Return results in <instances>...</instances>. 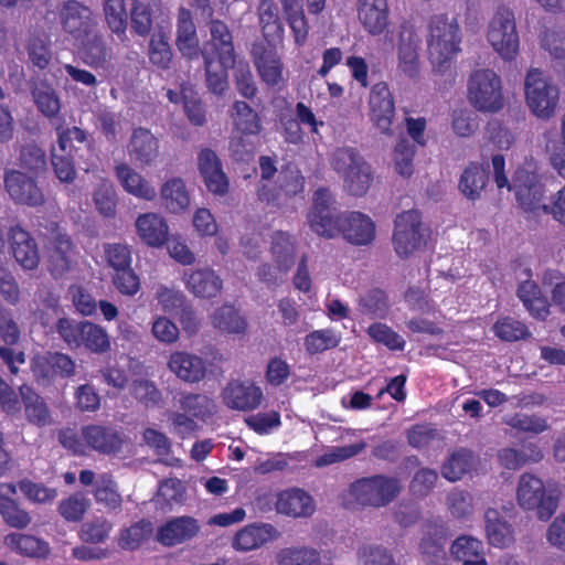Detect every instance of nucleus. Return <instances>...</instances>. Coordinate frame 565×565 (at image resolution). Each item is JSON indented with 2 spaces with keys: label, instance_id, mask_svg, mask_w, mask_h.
I'll return each mask as SVG.
<instances>
[{
  "label": "nucleus",
  "instance_id": "obj_1",
  "mask_svg": "<svg viewBox=\"0 0 565 565\" xmlns=\"http://www.w3.org/2000/svg\"><path fill=\"white\" fill-rule=\"evenodd\" d=\"M331 203L332 195L328 189L320 188L315 191L308 221L316 234L326 238L341 234L347 242L355 246H365L375 239L376 225L369 215L359 211L335 215Z\"/></svg>",
  "mask_w": 565,
  "mask_h": 565
},
{
  "label": "nucleus",
  "instance_id": "obj_2",
  "mask_svg": "<svg viewBox=\"0 0 565 565\" xmlns=\"http://www.w3.org/2000/svg\"><path fill=\"white\" fill-rule=\"evenodd\" d=\"M494 181L499 189L507 186L513 190L520 207L525 212H534L544 196V185L540 180L533 162H525L518 167L512 177V183L505 175V159L497 153L491 160Z\"/></svg>",
  "mask_w": 565,
  "mask_h": 565
},
{
  "label": "nucleus",
  "instance_id": "obj_3",
  "mask_svg": "<svg viewBox=\"0 0 565 565\" xmlns=\"http://www.w3.org/2000/svg\"><path fill=\"white\" fill-rule=\"evenodd\" d=\"M58 441L75 456H87L90 451L114 455L121 450L124 444L119 430L100 424L84 425L79 433L72 428L62 429Z\"/></svg>",
  "mask_w": 565,
  "mask_h": 565
},
{
  "label": "nucleus",
  "instance_id": "obj_4",
  "mask_svg": "<svg viewBox=\"0 0 565 565\" xmlns=\"http://www.w3.org/2000/svg\"><path fill=\"white\" fill-rule=\"evenodd\" d=\"M44 22L50 33L60 26L65 39L74 44L87 39L98 28L97 15L79 0H63L56 10L47 9Z\"/></svg>",
  "mask_w": 565,
  "mask_h": 565
},
{
  "label": "nucleus",
  "instance_id": "obj_5",
  "mask_svg": "<svg viewBox=\"0 0 565 565\" xmlns=\"http://www.w3.org/2000/svg\"><path fill=\"white\" fill-rule=\"evenodd\" d=\"M460 28L456 19L436 14L429 22L428 54L434 71L444 75L460 52Z\"/></svg>",
  "mask_w": 565,
  "mask_h": 565
},
{
  "label": "nucleus",
  "instance_id": "obj_6",
  "mask_svg": "<svg viewBox=\"0 0 565 565\" xmlns=\"http://www.w3.org/2000/svg\"><path fill=\"white\" fill-rule=\"evenodd\" d=\"M402 480L395 476L374 475L351 483L349 492L363 507L383 508L392 503L402 492Z\"/></svg>",
  "mask_w": 565,
  "mask_h": 565
},
{
  "label": "nucleus",
  "instance_id": "obj_7",
  "mask_svg": "<svg viewBox=\"0 0 565 565\" xmlns=\"http://www.w3.org/2000/svg\"><path fill=\"white\" fill-rule=\"evenodd\" d=\"M467 97L480 113H498L504 106L503 87L500 76L492 70L473 71L468 79Z\"/></svg>",
  "mask_w": 565,
  "mask_h": 565
},
{
  "label": "nucleus",
  "instance_id": "obj_8",
  "mask_svg": "<svg viewBox=\"0 0 565 565\" xmlns=\"http://www.w3.org/2000/svg\"><path fill=\"white\" fill-rule=\"evenodd\" d=\"M56 331L71 348L84 347L96 354H103L110 350V340L106 330L88 320L77 322L68 318H60Z\"/></svg>",
  "mask_w": 565,
  "mask_h": 565
},
{
  "label": "nucleus",
  "instance_id": "obj_9",
  "mask_svg": "<svg viewBox=\"0 0 565 565\" xmlns=\"http://www.w3.org/2000/svg\"><path fill=\"white\" fill-rule=\"evenodd\" d=\"M332 167L344 178L348 192L353 196H362L370 189L373 175L371 167L353 148H339L332 157Z\"/></svg>",
  "mask_w": 565,
  "mask_h": 565
},
{
  "label": "nucleus",
  "instance_id": "obj_10",
  "mask_svg": "<svg viewBox=\"0 0 565 565\" xmlns=\"http://www.w3.org/2000/svg\"><path fill=\"white\" fill-rule=\"evenodd\" d=\"M516 499L521 508L535 511L542 521L550 520L558 507V494L547 490L540 478L527 472L519 479Z\"/></svg>",
  "mask_w": 565,
  "mask_h": 565
},
{
  "label": "nucleus",
  "instance_id": "obj_11",
  "mask_svg": "<svg viewBox=\"0 0 565 565\" xmlns=\"http://www.w3.org/2000/svg\"><path fill=\"white\" fill-rule=\"evenodd\" d=\"M525 100L537 118L550 119L559 102V89L548 82L537 68H531L524 83Z\"/></svg>",
  "mask_w": 565,
  "mask_h": 565
},
{
  "label": "nucleus",
  "instance_id": "obj_12",
  "mask_svg": "<svg viewBox=\"0 0 565 565\" xmlns=\"http://www.w3.org/2000/svg\"><path fill=\"white\" fill-rule=\"evenodd\" d=\"M488 41L505 61H512L519 53V35L513 12L502 6L493 15L488 31Z\"/></svg>",
  "mask_w": 565,
  "mask_h": 565
},
{
  "label": "nucleus",
  "instance_id": "obj_13",
  "mask_svg": "<svg viewBox=\"0 0 565 565\" xmlns=\"http://www.w3.org/2000/svg\"><path fill=\"white\" fill-rule=\"evenodd\" d=\"M392 243L398 257L405 259L425 243L422 215L416 210L404 211L396 215Z\"/></svg>",
  "mask_w": 565,
  "mask_h": 565
},
{
  "label": "nucleus",
  "instance_id": "obj_14",
  "mask_svg": "<svg viewBox=\"0 0 565 565\" xmlns=\"http://www.w3.org/2000/svg\"><path fill=\"white\" fill-rule=\"evenodd\" d=\"M75 362L62 352H46L35 355L31 361V371L35 382L41 386H49L57 377L68 379L75 374Z\"/></svg>",
  "mask_w": 565,
  "mask_h": 565
},
{
  "label": "nucleus",
  "instance_id": "obj_15",
  "mask_svg": "<svg viewBox=\"0 0 565 565\" xmlns=\"http://www.w3.org/2000/svg\"><path fill=\"white\" fill-rule=\"evenodd\" d=\"M47 244V269L55 279L62 278L72 267L75 245L66 231L57 224L51 228Z\"/></svg>",
  "mask_w": 565,
  "mask_h": 565
},
{
  "label": "nucleus",
  "instance_id": "obj_16",
  "mask_svg": "<svg viewBox=\"0 0 565 565\" xmlns=\"http://www.w3.org/2000/svg\"><path fill=\"white\" fill-rule=\"evenodd\" d=\"M419 43L420 39L413 24L403 21L399 25L397 46V68L411 79L419 77Z\"/></svg>",
  "mask_w": 565,
  "mask_h": 565
},
{
  "label": "nucleus",
  "instance_id": "obj_17",
  "mask_svg": "<svg viewBox=\"0 0 565 565\" xmlns=\"http://www.w3.org/2000/svg\"><path fill=\"white\" fill-rule=\"evenodd\" d=\"M369 105L371 121L382 134L392 136L395 103L387 83L379 82L372 86Z\"/></svg>",
  "mask_w": 565,
  "mask_h": 565
},
{
  "label": "nucleus",
  "instance_id": "obj_18",
  "mask_svg": "<svg viewBox=\"0 0 565 565\" xmlns=\"http://www.w3.org/2000/svg\"><path fill=\"white\" fill-rule=\"evenodd\" d=\"M4 188L10 198L19 204L36 207L45 203L38 182L19 170H8L4 173Z\"/></svg>",
  "mask_w": 565,
  "mask_h": 565
},
{
  "label": "nucleus",
  "instance_id": "obj_19",
  "mask_svg": "<svg viewBox=\"0 0 565 565\" xmlns=\"http://www.w3.org/2000/svg\"><path fill=\"white\" fill-rule=\"evenodd\" d=\"M223 403L234 411L256 409L263 399V391L252 381L231 380L222 392Z\"/></svg>",
  "mask_w": 565,
  "mask_h": 565
},
{
  "label": "nucleus",
  "instance_id": "obj_20",
  "mask_svg": "<svg viewBox=\"0 0 565 565\" xmlns=\"http://www.w3.org/2000/svg\"><path fill=\"white\" fill-rule=\"evenodd\" d=\"M200 531L198 519L190 515L174 516L158 527L156 540L166 547H173L193 540Z\"/></svg>",
  "mask_w": 565,
  "mask_h": 565
},
{
  "label": "nucleus",
  "instance_id": "obj_21",
  "mask_svg": "<svg viewBox=\"0 0 565 565\" xmlns=\"http://www.w3.org/2000/svg\"><path fill=\"white\" fill-rule=\"evenodd\" d=\"M8 239L17 263L26 270L35 269L40 264V254L35 239L20 225L11 226Z\"/></svg>",
  "mask_w": 565,
  "mask_h": 565
},
{
  "label": "nucleus",
  "instance_id": "obj_22",
  "mask_svg": "<svg viewBox=\"0 0 565 565\" xmlns=\"http://www.w3.org/2000/svg\"><path fill=\"white\" fill-rule=\"evenodd\" d=\"M74 45L77 46L78 54L86 65L106 68L110 64L113 52L98 28L87 39L79 40Z\"/></svg>",
  "mask_w": 565,
  "mask_h": 565
},
{
  "label": "nucleus",
  "instance_id": "obj_23",
  "mask_svg": "<svg viewBox=\"0 0 565 565\" xmlns=\"http://www.w3.org/2000/svg\"><path fill=\"white\" fill-rule=\"evenodd\" d=\"M198 166L207 190L214 194L223 195L228 189V179L223 172L222 163L216 153L205 148L198 157Z\"/></svg>",
  "mask_w": 565,
  "mask_h": 565
},
{
  "label": "nucleus",
  "instance_id": "obj_24",
  "mask_svg": "<svg viewBox=\"0 0 565 565\" xmlns=\"http://www.w3.org/2000/svg\"><path fill=\"white\" fill-rule=\"evenodd\" d=\"M279 536L278 530L270 523H253L239 530L233 539L236 551L249 552L262 547Z\"/></svg>",
  "mask_w": 565,
  "mask_h": 565
},
{
  "label": "nucleus",
  "instance_id": "obj_25",
  "mask_svg": "<svg viewBox=\"0 0 565 565\" xmlns=\"http://www.w3.org/2000/svg\"><path fill=\"white\" fill-rule=\"evenodd\" d=\"M276 511L290 518H308L315 512L311 495L299 488L286 489L277 494Z\"/></svg>",
  "mask_w": 565,
  "mask_h": 565
},
{
  "label": "nucleus",
  "instance_id": "obj_26",
  "mask_svg": "<svg viewBox=\"0 0 565 565\" xmlns=\"http://www.w3.org/2000/svg\"><path fill=\"white\" fill-rule=\"evenodd\" d=\"M358 18L369 34H382L388 26L387 0H358Z\"/></svg>",
  "mask_w": 565,
  "mask_h": 565
},
{
  "label": "nucleus",
  "instance_id": "obj_27",
  "mask_svg": "<svg viewBox=\"0 0 565 565\" xmlns=\"http://www.w3.org/2000/svg\"><path fill=\"white\" fill-rule=\"evenodd\" d=\"M175 45L182 56L189 60L198 57L200 53L202 54L192 13L183 7L178 11Z\"/></svg>",
  "mask_w": 565,
  "mask_h": 565
},
{
  "label": "nucleus",
  "instance_id": "obj_28",
  "mask_svg": "<svg viewBox=\"0 0 565 565\" xmlns=\"http://www.w3.org/2000/svg\"><path fill=\"white\" fill-rule=\"evenodd\" d=\"M127 148L130 158L140 166H150L159 157V140L143 127L134 129Z\"/></svg>",
  "mask_w": 565,
  "mask_h": 565
},
{
  "label": "nucleus",
  "instance_id": "obj_29",
  "mask_svg": "<svg viewBox=\"0 0 565 565\" xmlns=\"http://www.w3.org/2000/svg\"><path fill=\"white\" fill-rule=\"evenodd\" d=\"M168 366L180 380L188 383H198L205 377L206 364L195 354L175 351L170 354Z\"/></svg>",
  "mask_w": 565,
  "mask_h": 565
},
{
  "label": "nucleus",
  "instance_id": "obj_30",
  "mask_svg": "<svg viewBox=\"0 0 565 565\" xmlns=\"http://www.w3.org/2000/svg\"><path fill=\"white\" fill-rule=\"evenodd\" d=\"M211 40L206 42L202 51L206 50L211 56L223 61H235L233 36L227 24L218 19L209 22Z\"/></svg>",
  "mask_w": 565,
  "mask_h": 565
},
{
  "label": "nucleus",
  "instance_id": "obj_31",
  "mask_svg": "<svg viewBox=\"0 0 565 565\" xmlns=\"http://www.w3.org/2000/svg\"><path fill=\"white\" fill-rule=\"evenodd\" d=\"M185 286L195 297L212 299L217 297L223 289V280L211 268L191 270L185 278Z\"/></svg>",
  "mask_w": 565,
  "mask_h": 565
},
{
  "label": "nucleus",
  "instance_id": "obj_32",
  "mask_svg": "<svg viewBox=\"0 0 565 565\" xmlns=\"http://www.w3.org/2000/svg\"><path fill=\"white\" fill-rule=\"evenodd\" d=\"M137 233L148 246L160 247L168 242L169 226L166 220L156 213H145L136 221Z\"/></svg>",
  "mask_w": 565,
  "mask_h": 565
},
{
  "label": "nucleus",
  "instance_id": "obj_33",
  "mask_svg": "<svg viewBox=\"0 0 565 565\" xmlns=\"http://www.w3.org/2000/svg\"><path fill=\"white\" fill-rule=\"evenodd\" d=\"M26 420L38 427H45L52 423L51 412L45 399L31 386L19 387Z\"/></svg>",
  "mask_w": 565,
  "mask_h": 565
},
{
  "label": "nucleus",
  "instance_id": "obj_34",
  "mask_svg": "<svg viewBox=\"0 0 565 565\" xmlns=\"http://www.w3.org/2000/svg\"><path fill=\"white\" fill-rule=\"evenodd\" d=\"M484 529L490 545L505 548L514 542V530L497 509L489 508L484 512Z\"/></svg>",
  "mask_w": 565,
  "mask_h": 565
},
{
  "label": "nucleus",
  "instance_id": "obj_35",
  "mask_svg": "<svg viewBox=\"0 0 565 565\" xmlns=\"http://www.w3.org/2000/svg\"><path fill=\"white\" fill-rule=\"evenodd\" d=\"M115 174L127 193L147 201L156 198L154 188L127 163H118L115 167Z\"/></svg>",
  "mask_w": 565,
  "mask_h": 565
},
{
  "label": "nucleus",
  "instance_id": "obj_36",
  "mask_svg": "<svg viewBox=\"0 0 565 565\" xmlns=\"http://www.w3.org/2000/svg\"><path fill=\"white\" fill-rule=\"evenodd\" d=\"M205 66V83L209 90L215 95H223L228 87L227 67L235 61H223L211 56L206 50L202 51Z\"/></svg>",
  "mask_w": 565,
  "mask_h": 565
},
{
  "label": "nucleus",
  "instance_id": "obj_37",
  "mask_svg": "<svg viewBox=\"0 0 565 565\" xmlns=\"http://www.w3.org/2000/svg\"><path fill=\"white\" fill-rule=\"evenodd\" d=\"M450 552L462 565H488L483 543L473 536L460 535L452 542Z\"/></svg>",
  "mask_w": 565,
  "mask_h": 565
},
{
  "label": "nucleus",
  "instance_id": "obj_38",
  "mask_svg": "<svg viewBox=\"0 0 565 565\" xmlns=\"http://www.w3.org/2000/svg\"><path fill=\"white\" fill-rule=\"evenodd\" d=\"M254 63L262 81L267 85L275 86L282 79L284 65L276 51L263 47L255 53Z\"/></svg>",
  "mask_w": 565,
  "mask_h": 565
},
{
  "label": "nucleus",
  "instance_id": "obj_39",
  "mask_svg": "<svg viewBox=\"0 0 565 565\" xmlns=\"http://www.w3.org/2000/svg\"><path fill=\"white\" fill-rule=\"evenodd\" d=\"M212 326L228 334H244L247 330V321L232 305H223L211 317Z\"/></svg>",
  "mask_w": 565,
  "mask_h": 565
},
{
  "label": "nucleus",
  "instance_id": "obj_40",
  "mask_svg": "<svg viewBox=\"0 0 565 565\" xmlns=\"http://www.w3.org/2000/svg\"><path fill=\"white\" fill-rule=\"evenodd\" d=\"M488 169L472 162L461 173L459 190L466 198L475 201L480 198V194L488 184Z\"/></svg>",
  "mask_w": 565,
  "mask_h": 565
},
{
  "label": "nucleus",
  "instance_id": "obj_41",
  "mask_svg": "<svg viewBox=\"0 0 565 565\" xmlns=\"http://www.w3.org/2000/svg\"><path fill=\"white\" fill-rule=\"evenodd\" d=\"M302 1L303 0H280L286 20L298 46H302L306 43L309 33V25L305 15Z\"/></svg>",
  "mask_w": 565,
  "mask_h": 565
},
{
  "label": "nucleus",
  "instance_id": "obj_42",
  "mask_svg": "<svg viewBox=\"0 0 565 565\" xmlns=\"http://www.w3.org/2000/svg\"><path fill=\"white\" fill-rule=\"evenodd\" d=\"M231 117L235 130L243 135H257L262 130L260 117L246 102L236 100Z\"/></svg>",
  "mask_w": 565,
  "mask_h": 565
},
{
  "label": "nucleus",
  "instance_id": "obj_43",
  "mask_svg": "<svg viewBox=\"0 0 565 565\" xmlns=\"http://www.w3.org/2000/svg\"><path fill=\"white\" fill-rule=\"evenodd\" d=\"M273 257L282 271L289 270L295 264L296 241L287 232H275L271 236Z\"/></svg>",
  "mask_w": 565,
  "mask_h": 565
},
{
  "label": "nucleus",
  "instance_id": "obj_44",
  "mask_svg": "<svg viewBox=\"0 0 565 565\" xmlns=\"http://www.w3.org/2000/svg\"><path fill=\"white\" fill-rule=\"evenodd\" d=\"M277 565H318L321 551L306 545L280 548L275 556Z\"/></svg>",
  "mask_w": 565,
  "mask_h": 565
},
{
  "label": "nucleus",
  "instance_id": "obj_45",
  "mask_svg": "<svg viewBox=\"0 0 565 565\" xmlns=\"http://www.w3.org/2000/svg\"><path fill=\"white\" fill-rule=\"evenodd\" d=\"M366 334L374 344L382 345L392 352L405 350V339L384 322L371 323L366 329Z\"/></svg>",
  "mask_w": 565,
  "mask_h": 565
},
{
  "label": "nucleus",
  "instance_id": "obj_46",
  "mask_svg": "<svg viewBox=\"0 0 565 565\" xmlns=\"http://www.w3.org/2000/svg\"><path fill=\"white\" fill-rule=\"evenodd\" d=\"M526 452L514 448H503L498 452V460L502 467L509 470H518L527 461L539 462L543 458L541 449L530 444L526 446Z\"/></svg>",
  "mask_w": 565,
  "mask_h": 565
},
{
  "label": "nucleus",
  "instance_id": "obj_47",
  "mask_svg": "<svg viewBox=\"0 0 565 565\" xmlns=\"http://www.w3.org/2000/svg\"><path fill=\"white\" fill-rule=\"evenodd\" d=\"M473 461V452L470 449L460 448L443 465L441 475L449 481H458L471 470Z\"/></svg>",
  "mask_w": 565,
  "mask_h": 565
},
{
  "label": "nucleus",
  "instance_id": "obj_48",
  "mask_svg": "<svg viewBox=\"0 0 565 565\" xmlns=\"http://www.w3.org/2000/svg\"><path fill=\"white\" fill-rule=\"evenodd\" d=\"M161 196L166 207L172 213H179L190 204V196L181 179H171L163 183Z\"/></svg>",
  "mask_w": 565,
  "mask_h": 565
},
{
  "label": "nucleus",
  "instance_id": "obj_49",
  "mask_svg": "<svg viewBox=\"0 0 565 565\" xmlns=\"http://www.w3.org/2000/svg\"><path fill=\"white\" fill-rule=\"evenodd\" d=\"M359 311L370 318H384L390 309L388 297L381 288H372L359 298Z\"/></svg>",
  "mask_w": 565,
  "mask_h": 565
},
{
  "label": "nucleus",
  "instance_id": "obj_50",
  "mask_svg": "<svg viewBox=\"0 0 565 565\" xmlns=\"http://www.w3.org/2000/svg\"><path fill=\"white\" fill-rule=\"evenodd\" d=\"M341 337L330 328L315 330L303 339V345L308 354L315 355L337 348Z\"/></svg>",
  "mask_w": 565,
  "mask_h": 565
},
{
  "label": "nucleus",
  "instance_id": "obj_51",
  "mask_svg": "<svg viewBox=\"0 0 565 565\" xmlns=\"http://www.w3.org/2000/svg\"><path fill=\"white\" fill-rule=\"evenodd\" d=\"M104 14L108 28L120 41L127 39V11L124 0H105Z\"/></svg>",
  "mask_w": 565,
  "mask_h": 565
},
{
  "label": "nucleus",
  "instance_id": "obj_52",
  "mask_svg": "<svg viewBox=\"0 0 565 565\" xmlns=\"http://www.w3.org/2000/svg\"><path fill=\"white\" fill-rule=\"evenodd\" d=\"M7 540L20 554L29 557H46L50 553L49 544L33 535L13 533Z\"/></svg>",
  "mask_w": 565,
  "mask_h": 565
},
{
  "label": "nucleus",
  "instance_id": "obj_53",
  "mask_svg": "<svg viewBox=\"0 0 565 565\" xmlns=\"http://www.w3.org/2000/svg\"><path fill=\"white\" fill-rule=\"evenodd\" d=\"M0 515L11 527L25 529L31 523V516L28 511L10 495L0 492Z\"/></svg>",
  "mask_w": 565,
  "mask_h": 565
},
{
  "label": "nucleus",
  "instance_id": "obj_54",
  "mask_svg": "<svg viewBox=\"0 0 565 565\" xmlns=\"http://www.w3.org/2000/svg\"><path fill=\"white\" fill-rule=\"evenodd\" d=\"M152 531L151 522L138 521L120 532L118 544L124 550L135 551L151 536Z\"/></svg>",
  "mask_w": 565,
  "mask_h": 565
},
{
  "label": "nucleus",
  "instance_id": "obj_55",
  "mask_svg": "<svg viewBox=\"0 0 565 565\" xmlns=\"http://www.w3.org/2000/svg\"><path fill=\"white\" fill-rule=\"evenodd\" d=\"M179 403L185 413L203 420L211 417L215 412L214 401L204 394H185Z\"/></svg>",
  "mask_w": 565,
  "mask_h": 565
},
{
  "label": "nucleus",
  "instance_id": "obj_56",
  "mask_svg": "<svg viewBox=\"0 0 565 565\" xmlns=\"http://www.w3.org/2000/svg\"><path fill=\"white\" fill-rule=\"evenodd\" d=\"M32 95L39 111L45 117L53 118L58 115L61 102L53 87L41 84L32 90Z\"/></svg>",
  "mask_w": 565,
  "mask_h": 565
},
{
  "label": "nucleus",
  "instance_id": "obj_57",
  "mask_svg": "<svg viewBox=\"0 0 565 565\" xmlns=\"http://www.w3.org/2000/svg\"><path fill=\"white\" fill-rule=\"evenodd\" d=\"M148 56L153 66L160 70H168L170 67L173 54L168 38L163 33L151 36Z\"/></svg>",
  "mask_w": 565,
  "mask_h": 565
},
{
  "label": "nucleus",
  "instance_id": "obj_58",
  "mask_svg": "<svg viewBox=\"0 0 565 565\" xmlns=\"http://www.w3.org/2000/svg\"><path fill=\"white\" fill-rule=\"evenodd\" d=\"M564 35L557 31L545 30L541 34V45L554 57V70L565 77Z\"/></svg>",
  "mask_w": 565,
  "mask_h": 565
},
{
  "label": "nucleus",
  "instance_id": "obj_59",
  "mask_svg": "<svg viewBox=\"0 0 565 565\" xmlns=\"http://www.w3.org/2000/svg\"><path fill=\"white\" fill-rule=\"evenodd\" d=\"M130 395L146 407L158 406L162 401V394L157 385L147 379H135L129 384Z\"/></svg>",
  "mask_w": 565,
  "mask_h": 565
},
{
  "label": "nucleus",
  "instance_id": "obj_60",
  "mask_svg": "<svg viewBox=\"0 0 565 565\" xmlns=\"http://www.w3.org/2000/svg\"><path fill=\"white\" fill-rule=\"evenodd\" d=\"M94 497L97 503L109 510L119 509L122 503L117 484L108 475L102 476L100 480L97 481Z\"/></svg>",
  "mask_w": 565,
  "mask_h": 565
},
{
  "label": "nucleus",
  "instance_id": "obj_61",
  "mask_svg": "<svg viewBox=\"0 0 565 565\" xmlns=\"http://www.w3.org/2000/svg\"><path fill=\"white\" fill-rule=\"evenodd\" d=\"M29 61L33 67L45 70L52 60L50 41L39 35H31L25 45Z\"/></svg>",
  "mask_w": 565,
  "mask_h": 565
},
{
  "label": "nucleus",
  "instance_id": "obj_62",
  "mask_svg": "<svg viewBox=\"0 0 565 565\" xmlns=\"http://www.w3.org/2000/svg\"><path fill=\"white\" fill-rule=\"evenodd\" d=\"M131 30L137 35L147 36L153 24L152 9L150 3L134 0L130 9Z\"/></svg>",
  "mask_w": 565,
  "mask_h": 565
},
{
  "label": "nucleus",
  "instance_id": "obj_63",
  "mask_svg": "<svg viewBox=\"0 0 565 565\" xmlns=\"http://www.w3.org/2000/svg\"><path fill=\"white\" fill-rule=\"evenodd\" d=\"M113 530V523L100 516L82 524L79 539L85 543L98 544L105 542Z\"/></svg>",
  "mask_w": 565,
  "mask_h": 565
},
{
  "label": "nucleus",
  "instance_id": "obj_64",
  "mask_svg": "<svg viewBox=\"0 0 565 565\" xmlns=\"http://www.w3.org/2000/svg\"><path fill=\"white\" fill-rule=\"evenodd\" d=\"M89 508V501L81 493H74L60 501L57 511L67 522H79Z\"/></svg>",
  "mask_w": 565,
  "mask_h": 565
}]
</instances>
